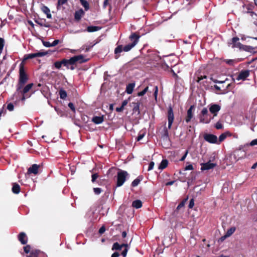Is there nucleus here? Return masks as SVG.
Here are the masks:
<instances>
[{"instance_id": "1", "label": "nucleus", "mask_w": 257, "mask_h": 257, "mask_svg": "<svg viewBox=\"0 0 257 257\" xmlns=\"http://www.w3.org/2000/svg\"><path fill=\"white\" fill-rule=\"evenodd\" d=\"M28 80V77L25 73L24 65L22 62L20 65L19 79L17 90H20L23 86L27 82Z\"/></svg>"}, {"instance_id": "2", "label": "nucleus", "mask_w": 257, "mask_h": 257, "mask_svg": "<svg viewBox=\"0 0 257 257\" xmlns=\"http://www.w3.org/2000/svg\"><path fill=\"white\" fill-rule=\"evenodd\" d=\"M128 175V173L126 171L120 170L117 173L115 187L121 186L126 181V177Z\"/></svg>"}, {"instance_id": "3", "label": "nucleus", "mask_w": 257, "mask_h": 257, "mask_svg": "<svg viewBox=\"0 0 257 257\" xmlns=\"http://www.w3.org/2000/svg\"><path fill=\"white\" fill-rule=\"evenodd\" d=\"M134 46V44H132L131 43L125 45L124 47H123L122 45L117 46L114 50L115 59H118L120 57L119 54L123 51L124 52H128Z\"/></svg>"}, {"instance_id": "4", "label": "nucleus", "mask_w": 257, "mask_h": 257, "mask_svg": "<svg viewBox=\"0 0 257 257\" xmlns=\"http://www.w3.org/2000/svg\"><path fill=\"white\" fill-rule=\"evenodd\" d=\"M161 139L163 142L165 148H169L171 145V141L169 137V132L168 128L165 126L163 129V134L162 135Z\"/></svg>"}, {"instance_id": "5", "label": "nucleus", "mask_w": 257, "mask_h": 257, "mask_svg": "<svg viewBox=\"0 0 257 257\" xmlns=\"http://www.w3.org/2000/svg\"><path fill=\"white\" fill-rule=\"evenodd\" d=\"M48 53L47 52H40L35 53L27 54L24 56V58L23 61L24 62L28 59H33L35 57H43L46 55Z\"/></svg>"}, {"instance_id": "6", "label": "nucleus", "mask_w": 257, "mask_h": 257, "mask_svg": "<svg viewBox=\"0 0 257 257\" xmlns=\"http://www.w3.org/2000/svg\"><path fill=\"white\" fill-rule=\"evenodd\" d=\"M167 118L168 120V129H170L174 120V115L171 106H169L168 109Z\"/></svg>"}, {"instance_id": "7", "label": "nucleus", "mask_w": 257, "mask_h": 257, "mask_svg": "<svg viewBox=\"0 0 257 257\" xmlns=\"http://www.w3.org/2000/svg\"><path fill=\"white\" fill-rule=\"evenodd\" d=\"M221 106L217 104H211L210 107L209 108V111L213 114V116L211 117L212 119L215 116L217 115L218 112L220 110Z\"/></svg>"}, {"instance_id": "8", "label": "nucleus", "mask_w": 257, "mask_h": 257, "mask_svg": "<svg viewBox=\"0 0 257 257\" xmlns=\"http://www.w3.org/2000/svg\"><path fill=\"white\" fill-rule=\"evenodd\" d=\"M188 200V197H187L186 198H184L178 205L176 209L173 211L172 215L174 216H177L178 214L179 213L180 210L183 208L185 206V204L186 202V201Z\"/></svg>"}, {"instance_id": "9", "label": "nucleus", "mask_w": 257, "mask_h": 257, "mask_svg": "<svg viewBox=\"0 0 257 257\" xmlns=\"http://www.w3.org/2000/svg\"><path fill=\"white\" fill-rule=\"evenodd\" d=\"M204 140L212 144L217 143V137L212 134H206L204 136Z\"/></svg>"}, {"instance_id": "10", "label": "nucleus", "mask_w": 257, "mask_h": 257, "mask_svg": "<svg viewBox=\"0 0 257 257\" xmlns=\"http://www.w3.org/2000/svg\"><path fill=\"white\" fill-rule=\"evenodd\" d=\"M249 75V71L248 70L241 71L236 77L237 80H245Z\"/></svg>"}, {"instance_id": "11", "label": "nucleus", "mask_w": 257, "mask_h": 257, "mask_svg": "<svg viewBox=\"0 0 257 257\" xmlns=\"http://www.w3.org/2000/svg\"><path fill=\"white\" fill-rule=\"evenodd\" d=\"M201 165V170L204 171L213 169L216 166V164L211 163L210 161H209L205 163H202Z\"/></svg>"}, {"instance_id": "12", "label": "nucleus", "mask_w": 257, "mask_h": 257, "mask_svg": "<svg viewBox=\"0 0 257 257\" xmlns=\"http://www.w3.org/2000/svg\"><path fill=\"white\" fill-rule=\"evenodd\" d=\"M195 107L194 105H191L188 109L187 112V116L185 117V121L187 123L190 122L191 119L193 117V110L194 109Z\"/></svg>"}, {"instance_id": "13", "label": "nucleus", "mask_w": 257, "mask_h": 257, "mask_svg": "<svg viewBox=\"0 0 257 257\" xmlns=\"http://www.w3.org/2000/svg\"><path fill=\"white\" fill-rule=\"evenodd\" d=\"M98 42H93L88 43L81 47V51H84L85 52H88L91 48H92L95 45H96Z\"/></svg>"}, {"instance_id": "14", "label": "nucleus", "mask_w": 257, "mask_h": 257, "mask_svg": "<svg viewBox=\"0 0 257 257\" xmlns=\"http://www.w3.org/2000/svg\"><path fill=\"white\" fill-rule=\"evenodd\" d=\"M79 60H80V55L73 57L71 58L70 59H69V61L71 65V66H70V69L71 70L74 69L76 62Z\"/></svg>"}, {"instance_id": "15", "label": "nucleus", "mask_w": 257, "mask_h": 257, "mask_svg": "<svg viewBox=\"0 0 257 257\" xmlns=\"http://www.w3.org/2000/svg\"><path fill=\"white\" fill-rule=\"evenodd\" d=\"M140 37V36L136 33L132 34L129 37V39L132 41L131 44H134V46H135L138 43Z\"/></svg>"}, {"instance_id": "16", "label": "nucleus", "mask_w": 257, "mask_h": 257, "mask_svg": "<svg viewBox=\"0 0 257 257\" xmlns=\"http://www.w3.org/2000/svg\"><path fill=\"white\" fill-rule=\"evenodd\" d=\"M40 166L37 164H33L31 167H30L28 170L29 174H34L36 175L38 173Z\"/></svg>"}, {"instance_id": "17", "label": "nucleus", "mask_w": 257, "mask_h": 257, "mask_svg": "<svg viewBox=\"0 0 257 257\" xmlns=\"http://www.w3.org/2000/svg\"><path fill=\"white\" fill-rule=\"evenodd\" d=\"M232 47L238 48L240 50L243 47V45L239 42V38L238 37H233L232 39Z\"/></svg>"}, {"instance_id": "18", "label": "nucleus", "mask_w": 257, "mask_h": 257, "mask_svg": "<svg viewBox=\"0 0 257 257\" xmlns=\"http://www.w3.org/2000/svg\"><path fill=\"white\" fill-rule=\"evenodd\" d=\"M122 247H128V244L127 243H122L119 244L118 242L113 243L112 247V250H120Z\"/></svg>"}, {"instance_id": "19", "label": "nucleus", "mask_w": 257, "mask_h": 257, "mask_svg": "<svg viewBox=\"0 0 257 257\" xmlns=\"http://www.w3.org/2000/svg\"><path fill=\"white\" fill-rule=\"evenodd\" d=\"M19 240L23 244H25L27 242V237L24 232H21L19 235Z\"/></svg>"}, {"instance_id": "20", "label": "nucleus", "mask_w": 257, "mask_h": 257, "mask_svg": "<svg viewBox=\"0 0 257 257\" xmlns=\"http://www.w3.org/2000/svg\"><path fill=\"white\" fill-rule=\"evenodd\" d=\"M200 122L204 123H209L211 120L212 119V117H208V116H203L199 115Z\"/></svg>"}, {"instance_id": "21", "label": "nucleus", "mask_w": 257, "mask_h": 257, "mask_svg": "<svg viewBox=\"0 0 257 257\" xmlns=\"http://www.w3.org/2000/svg\"><path fill=\"white\" fill-rule=\"evenodd\" d=\"M92 121L95 124H100L102 123L104 120V117L102 116H94L93 117Z\"/></svg>"}, {"instance_id": "22", "label": "nucleus", "mask_w": 257, "mask_h": 257, "mask_svg": "<svg viewBox=\"0 0 257 257\" xmlns=\"http://www.w3.org/2000/svg\"><path fill=\"white\" fill-rule=\"evenodd\" d=\"M101 29V27L99 26H88L86 28L85 30H84V31H87L88 32H94L97 31H99Z\"/></svg>"}, {"instance_id": "23", "label": "nucleus", "mask_w": 257, "mask_h": 257, "mask_svg": "<svg viewBox=\"0 0 257 257\" xmlns=\"http://www.w3.org/2000/svg\"><path fill=\"white\" fill-rule=\"evenodd\" d=\"M135 86V83H129L126 86L125 92L128 94H132L133 92Z\"/></svg>"}, {"instance_id": "24", "label": "nucleus", "mask_w": 257, "mask_h": 257, "mask_svg": "<svg viewBox=\"0 0 257 257\" xmlns=\"http://www.w3.org/2000/svg\"><path fill=\"white\" fill-rule=\"evenodd\" d=\"M133 105V111L134 113L137 112L138 114H140V102L139 101H137V102H133L132 103Z\"/></svg>"}, {"instance_id": "25", "label": "nucleus", "mask_w": 257, "mask_h": 257, "mask_svg": "<svg viewBox=\"0 0 257 257\" xmlns=\"http://www.w3.org/2000/svg\"><path fill=\"white\" fill-rule=\"evenodd\" d=\"M132 206L136 209L140 208L142 207V202L140 200H136L133 201Z\"/></svg>"}, {"instance_id": "26", "label": "nucleus", "mask_w": 257, "mask_h": 257, "mask_svg": "<svg viewBox=\"0 0 257 257\" xmlns=\"http://www.w3.org/2000/svg\"><path fill=\"white\" fill-rule=\"evenodd\" d=\"M41 10L44 13L46 14L47 18L51 19L52 18L50 9L47 7L43 6L41 8Z\"/></svg>"}, {"instance_id": "27", "label": "nucleus", "mask_w": 257, "mask_h": 257, "mask_svg": "<svg viewBox=\"0 0 257 257\" xmlns=\"http://www.w3.org/2000/svg\"><path fill=\"white\" fill-rule=\"evenodd\" d=\"M227 136H230L231 134L229 132H225L221 134L218 139V144L223 142L227 137Z\"/></svg>"}, {"instance_id": "28", "label": "nucleus", "mask_w": 257, "mask_h": 257, "mask_svg": "<svg viewBox=\"0 0 257 257\" xmlns=\"http://www.w3.org/2000/svg\"><path fill=\"white\" fill-rule=\"evenodd\" d=\"M33 86V83H30L27 85L23 89V90L21 91V93L23 95L27 93L28 92L30 91V90L32 88Z\"/></svg>"}, {"instance_id": "29", "label": "nucleus", "mask_w": 257, "mask_h": 257, "mask_svg": "<svg viewBox=\"0 0 257 257\" xmlns=\"http://www.w3.org/2000/svg\"><path fill=\"white\" fill-rule=\"evenodd\" d=\"M168 164V160L166 159H163L161 161V162L159 166V169H161V170H163L167 167Z\"/></svg>"}, {"instance_id": "30", "label": "nucleus", "mask_w": 257, "mask_h": 257, "mask_svg": "<svg viewBox=\"0 0 257 257\" xmlns=\"http://www.w3.org/2000/svg\"><path fill=\"white\" fill-rule=\"evenodd\" d=\"M68 0H58L57 8L60 10L61 8L64 9L63 5L66 4Z\"/></svg>"}, {"instance_id": "31", "label": "nucleus", "mask_w": 257, "mask_h": 257, "mask_svg": "<svg viewBox=\"0 0 257 257\" xmlns=\"http://www.w3.org/2000/svg\"><path fill=\"white\" fill-rule=\"evenodd\" d=\"M12 191L13 193L15 194H18L20 191V187L19 184L17 183H14Z\"/></svg>"}, {"instance_id": "32", "label": "nucleus", "mask_w": 257, "mask_h": 257, "mask_svg": "<svg viewBox=\"0 0 257 257\" xmlns=\"http://www.w3.org/2000/svg\"><path fill=\"white\" fill-rule=\"evenodd\" d=\"M235 231V228L234 227H232L228 229L225 235L224 236V237H229L230 235H231Z\"/></svg>"}, {"instance_id": "33", "label": "nucleus", "mask_w": 257, "mask_h": 257, "mask_svg": "<svg viewBox=\"0 0 257 257\" xmlns=\"http://www.w3.org/2000/svg\"><path fill=\"white\" fill-rule=\"evenodd\" d=\"M81 6H82L85 11L89 10V4L86 0H81Z\"/></svg>"}, {"instance_id": "34", "label": "nucleus", "mask_w": 257, "mask_h": 257, "mask_svg": "<svg viewBox=\"0 0 257 257\" xmlns=\"http://www.w3.org/2000/svg\"><path fill=\"white\" fill-rule=\"evenodd\" d=\"M59 94L60 97L63 99H65L67 96L66 91L63 89H61L59 90Z\"/></svg>"}, {"instance_id": "35", "label": "nucleus", "mask_w": 257, "mask_h": 257, "mask_svg": "<svg viewBox=\"0 0 257 257\" xmlns=\"http://www.w3.org/2000/svg\"><path fill=\"white\" fill-rule=\"evenodd\" d=\"M240 50L247 52H252L253 50V48L251 46L243 45V47H241Z\"/></svg>"}, {"instance_id": "36", "label": "nucleus", "mask_w": 257, "mask_h": 257, "mask_svg": "<svg viewBox=\"0 0 257 257\" xmlns=\"http://www.w3.org/2000/svg\"><path fill=\"white\" fill-rule=\"evenodd\" d=\"M141 181V180L139 177H138L132 182L131 184L132 186L134 187L138 186L140 183Z\"/></svg>"}, {"instance_id": "37", "label": "nucleus", "mask_w": 257, "mask_h": 257, "mask_svg": "<svg viewBox=\"0 0 257 257\" xmlns=\"http://www.w3.org/2000/svg\"><path fill=\"white\" fill-rule=\"evenodd\" d=\"M63 66H66L68 69H70L71 65L69 61V59H63Z\"/></svg>"}, {"instance_id": "38", "label": "nucleus", "mask_w": 257, "mask_h": 257, "mask_svg": "<svg viewBox=\"0 0 257 257\" xmlns=\"http://www.w3.org/2000/svg\"><path fill=\"white\" fill-rule=\"evenodd\" d=\"M63 65V60L61 61H57L55 62L54 66L57 69H60Z\"/></svg>"}, {"instance_id": "39", "label": "nucleus", "mask_w": 257, "mask_h": 257, "mask_svg": "<svg viewBox=\"0 0 257 257\" xmlns=\"http://www.w3.org/2000/svg\"><path fill=\"white\" fill-rule=\"evenodd\" d=\"M90 59V56L88 55L84 56L81 54V63L85 62Z\"/></svg>"}, {"instance_id": "40", "label": "nucleus", "mask_w": 257, "mask_h": 257, "mask_svg": "<svg viewBox=\"0 0 257 257\" xmlns=\"http://www.w3.org/2000/svg\"><path fill=\"white\" fill-rule=\"evenodd\" d=\"M149 87H146L143 91L138 93V96H142L145 94V93L148 91Z\"/></svg>"}, {"instance_id": "41", "label": "nucleus", "mask_w": 257, "mask_h": 257, "mask_svg": "<svg viewBox=\"0 0 257 257\" xmlns=\"http://www.w3.org/2000/svg\"><path fill=\"white\" fill-rule=\"evenodd\" d=\"M208 110H207V108L204 107L201 110L200 115H203V116H206V115L208 116Z\"/></svg>"}, {"instance_id": "42", "label": "nucleus", "mask_w": 257, "mask_h": 257, "mask_svg": "<svg viewBox=\"0 0 257 257\" xmlns=\"http://www.w3.org/2000/svg\"><path fill=\"white\" fill-rule=\"evenodd\" d=\"M93 191L95 194L99 195L102 192V190L100 188H94Z\"/></svg>"}, {"instance_id": "43", "label": "nucleus", "mask_w": 257, "mask_h": 257, "mask_svg": "<svg viewBox=\"0 0 257 257\" xmlns=\"http://www.w3.org/2000/svg\"><path fill=\"white\" fill-rule=\"evenodd\" d=\"M207 78V76L205 75H198L197 76V79L196 80V81L198 82V83H199L200 82L201 80L204 79H206Z\"/></svg>"}, {"instance_id": "44", "label": "nucleus", "mask_w": 257, "mask_h": 257, "mask_svg": "<svg viewBox=\"0 0 257 257\" xmlns=\"http://www.w3.org/2000/svg\"><path fill=\"white\" fill-rule=\"evenodd\" d=\"M99 177V175L97 173H94L91 176V181L92 183H94L96 181V179H97Z\"/></svg>"}, {"instance_id": "45", "label": "nucleus", "mask_w": 257, "mask_h": 257, "mask_svg": "<svg viewBox=\"0 0 257 257\" xmlns=\"http://www.w3.org/2000/svg\"><path fill=\"white\" fill-rule=\"evenodd\" d=\"M4 46V40L0 38V54L2 52Z\"/></svg>"}, {"instance_id": "46", "label": "nucleus", "mask_w": 257, "mask_h": 257, "mask_svg": "<svg viewBox=\"0 0 257 257\" xmlns=\"http://www.w3.org/2000/svg\"><path fill=\"white\" fill-rule=\"evenodd\" d=\"M223 127V126L222 124L220 121L217 122L215 124V127L217 130L222 129Z\"/></svg>"}, {"instance_id": "47", "label": "nucleus", "mask_w": 257, "mask_h": 257, "mask_svg": "<svg viewBox=\"0 0 257 257\" xmlns=\"http://www.w3.org/2000/svg\"><path fill=\"white\" fill-rule=\"evenodd\" d=\"M111 1V0H104L103 4V8L106 9V8L107 6H109L110 8H111V6L109 3V1Z\"/></svg>"}, {"instance_id": "48", "label": "nucleus", "mask_w": 257, "mask_h": 257, "mask_svg": "<svg viewBox=\"0 0 257 257\" xmlns=\"http://www.w3.org/2000/svg\"><path fill=\"white\" fill-rule=\"evenodd\" d=\"M145 133L139 134L138 136L136 138L137 141H140L145 136Z\"/></svg>"}, {"instance_id": "49", "label": "nucleus", "mask_w": 257, "mask_h": 257, "mask_svg": "<svg viewBox=\"0 0 257 257\" xmlns=\"http://www.w3.org/2000/svg\"><path fill=\"white\" fill-rule=\"evenodd\" d=\"M194 199L192 198V199H190V200L189 201L188 207L189 208H192L194 206Z\"/></svg>"}, {"instance_id": "50", "label": "nucleus", "mask_w": 257, "mask_h": 257, "mask_svg": "<svg viewBox=\"0 0 257 257\" xmlns=\"http://www.w3.org/2000/svg\"><path fill=\"white\" fill-rule=\"evenodd\" d=\"M14 105L11 103H9L7 105V109L9 111H13L14 110Z\"/></svg>"}, {"instance_id": "51", "label": "nucleus", "mask_w": 257, "mask_h": 257, "mask_svg": "<svg viewBox=\"0 0 257 257\" xmlns=\"http://www.w3.org/2000/svg\"><path fill=\"white\" fill-rule=\"evenodd\" d=\"M128 247H125L124 249L122 251L121 254L123 257H125L128 251Z\"/></svg>"}, {"instance_id": "52", "label": "nucleus", "mask_w": 257, "mask_h": 257, "mask_svg": "<svg viewBox=\"0 0 257 257\" xmlns=\"http://www.w3.org/2000/svg\"><path fill=\"white\" fill-rule=\"evenodd\" d=\"M105 227L104 226H102L99 228V229L98 230V232L99 234H102L105 232Z\"/></svg>"}, {"instance_id": "53", "label": "nucleus", "mask_w": 257, "mask_h": 257, "mask_svg": "<svg viewBox=\"0 0 257 257\" xmlns=\"http://www.w3.org/2000/svg\"><path fill=\"white\" fill-rule=\"evenodd\" d=\"M210 79L212 80L214 83H225L226 80L225 81H218L216 79H213L212 77L210 78Z\"/></svg>"}, {"instance_id": "54", "label": "nucleus", "mask_w": 257, "mask_h": 257, "mask_svg": "<svg viewBox=\"0 0 257 257\" xmlns=\"http://www.w3.org/2000/svg\"><path fill=\"white\" fill-rule=\"evenodd\" d=\"M154 165H155V163L154 162H153V161L151 162L149 164L148 170L150 171V170H152L154 168Z\"/></svg>"}, {"instance_id": "55", "label": "nucleus", "mask_w": 257, "mask_h": 257, "mask_svg": "<svg viewBox=\"0 0 257 257\" xmlns=\"http://www.w3.org/2000/svg\"><path fill=\"white\" fill-rule=\"evenodd\" d=\"M43 44L46 47H51L52 44L49 42L43 41Z\"/></svg>"}, {"instance_id": "56", "label": "nucleus", "mask_w": 257, "mask_h": 257, "mask_svg": "<svg viewBox=\"0 0 257 257\" xmlns=\"http://www.w3.org/2000/svg\"><path fill=\"white\" fill-rule=\"evenodd\" d=\"M30 249H31V247L29 245H26V246L24 247V251L26 253H28L30 252Z\"/></svg>"}, {"instance_id": "57", "label": "nucleus", "mask_w": 257, "mask_h": 257, "mask_svg": "<svg viewBox=\"0 0 257 257\" xmlns=\"http://www.w3.org/2000/svg\"><path fill=\"white\" fill-rule=\"evenodd\" d=\"M188 153V151L186 150V152H185V153L184 154V155L179 160L180 161H181V162L184 161V160L185 159V158H186Z\"/></svg>"}, {"instance_id": "58", "label": "nucleus", "mask_w": 257, "mask_h": 257, "mask_svg": "<svg viewBox=\"0 0 257 257\" xmlns=\"http://www.w3.org/2000/svg\"><path fill=\"white\" fill-rule=\"evenodd\" d=\"M193 167L191 164L186 166L185 168V170H193Z\"/></svg>"}, {"instance_id": "59", "label": "nucleus", "mask_w": 257, "mask_h": 257, "mask_svg": "<svg viewBox=\"0 0 257 257\" xmlns=\"http://www.w3.org/2000/svg\"><path fill=\"white\" fill-rule=\"evenodd\" d=\"M75 18L77 20L80 19V11H77L75 13Z\"/></svg>"}, {"instance_id": "60", "label": "nucleus", "mask_w": 257, "mask_h": 257, "mask_svg": "<svg viewBox=\"0 0 257 257\" xmlns=\"http://www.w3.org/2000/svg\"><path fill=\"white\" fill-rule=\"evenodd\" d=\"M225 62H226V64H228L229 65H232L234 63V61L231 59L225 60Z\"/></svg>"}, {"instance_id": "61", "label": "nucleus", "mask_w": 257, "mask_h": 257, "mask_svg": "<svg viewBox=\"0 0 257 257\" xmlns=\"http://www.w3.org/2000/svg\"><path fill=\"white\" fill-rule=\"evenodd\" d=\"M158 92V86H156L155 87V92L154 93V95L156 99L157 98V97Z\"/></svg>"}, {"instance_id": "62", "label": "nucleus", "mask_w": 257, "mask_h": 257, "mask_svg": "<svg viewBox=\"0 0 257 257\" xmlns=\"http://www.w3.org/2000/svg\"><path fill=\"white\" fill-rule=\"evenodd\" d=\"M254 145H257V139L253 140L250 143V146H253Z\"/></svg>"}, {"instance_id": "63", "label": "nucleus", "mask_w": 257, "mask_h": 257, "mask_svg": "<svg viewBox=\"0 0 257 257\" xmlns=\"http://www.w3.org/2000/svg\"><path fill=\"white\" fill-rule=\"evenodd\" d=\"M59 40H55V41H54L53 42L52 44V47H54L55 46H56L57 45H58L59 43Z\"/></svg>"}, {"instance_id": "64", "label": "nucleus", "mask_w": 257, "mask_h": 257, "mask_svg": "<svg viewBox=\"0 0 257 257\" xmlns=\"http://www.w3.org/2000/svg\"><path fill=\"white\" fill-rule=\"evenodd\" d=\"M128 103V100L127 99L124 100L122 101L121 103V106L124 108V107L127 105Z\"/></svg>"}]
</instances>
